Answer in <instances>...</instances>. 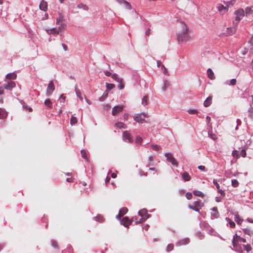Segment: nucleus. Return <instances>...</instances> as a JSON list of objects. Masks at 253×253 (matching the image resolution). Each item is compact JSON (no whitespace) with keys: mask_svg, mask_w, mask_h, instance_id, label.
<instances>
[{"mask_svg":"<svg viewBox=\"0 0 253 253\" xmlns=\"http://www.w3.org/2000/svg\"><path fill=\"white\" fill-rule=\"evenodd\" d=\"M169 86V83L166 80L164 82L163 86L162 87V90L163 91H166L167 88Z\"/></svg>","mask_w":253,"mask_h":253,"instance_id":"obj_37","label":"nucleus"},{"mask_svg":"<svg viewBox=\"0 0 253 253\" xmlns=\"http://www.w3.org/2000/svg\"><path fill=\"white\" fill-rule=\"evenodd\" d=\"M198 169L202 171H205L206 167L204 166H198Z\"/></svg>","mask_w":253,"mask_h":253,"instance_id":"obj_64","label":"nucleus"},{"mask_svg":"<svg viewBox=\"0 0 253 253\" xmlns=\"http://www.w3.org/2000/svg\"><path fill=\"white\" fill-rule=\"evenodd\" d=\"M217 8L220 13L222 15L224 14L228 10V7L227 6H225L220 3L217 5Z\"/></svg>","mask_w":253,"mask_h":253,"instance_id":"obj_8","label":"nucleus"},{"mask_svg":"<svg viewBox=\"0 0 253 253\" xmlns=\"http://www.w3.org/2000/svg\"><path fill=\"white\" fill-rule=\"evenodd\" d=\"M124 6L127 9H131V6L129 2H128L127 1H125V2L123 3Z\"/></svg>","mask_w":253,"mask_h":253,"instance_id":"obj_46","label":"nucleus"},{"mask_svg":"<svg viewBox=\"0 0 253 253\" xmlns=\"http://www.w3.org/2000/svg\"><path fill=\"white\" fill-rule=\"evenodd\" d=\"M134 120L139 123H143L145 121L144 118H142L141 115L138 114L137 116L134 117Z\"/></svg>","mask_w":253,"mask_h":253,"instance_id":"obj_17","label":"nucleus"},{"mask_svg":"<svg viewBox=\"0 0 253 253\" xmlns=\"http://www.w3.org/2000/svg\"><path fill=\"white\" fill-rule=\"evenodd\" d=\"M244 233L247 235H248L250 236L253 235V230L251 228H246L242 229Z\"/></svg>","mask_w":253,"mask_h":253,"instance_id":"obj_15","label":"nucleus"},{"mask_svg":"<svg viewBox=\"0 0 253 253\" xmlns=\"http://www.w3.org/2000/svg\"><path fill=\"white\" fill-rule=\"evenodd\" d=\"M16 77H17L16 75L15 74H14V73H9L8 74H7V75H6V79H9L10 81H11V80L16 79Z\"/></svg>","mask_w":253,"mask_h":253,"instance_id":"obj_33","label":"nucleus"},{"mask_svg":"<svg viewBox=\"0 0 253 253\" xmlns=\"http://www.w3.org/2000/svg\"><path fill=\"white\" fill-rule=\"evenodd\" d=\"M106 88L108 91H109L115 87V85L113 84L106 83Z\"/></svg>","mask_w":253,"mask_h":253,"instance_id":"obj_39","label":"nucleus"},{"mask_svg":"<svg viewBox=\"0 0 253 253\" xmlns=\"http://www.w3.org/2000/svg\"><path fill=\"white\" fill-rule=\"evenodd\" d=\"M123 137L125 141L129 143H132L133 141L131 135L127 131H125L123 132Z\"/></svg>","mask_w":253,"mask_h":253,"instance_id":"obj_6","label":"nucleus"},{"mask_svg":"<svg viewBox=\"0 0 253 253\" xmlns=\"http://www.w3.org/2000/svg\"><path fill=\"white\" fill-rule=\"evenodd\" d=\"M240 153V156H241L242 157H245L246 156V150L245 149H242L241 150V151H240V152H239Z\"/></svg>","mask_w":253,"mask_h":253,"instance_id":"obj_57","label":"nucleus"},{"mask_svg":"<svg viewBox=\"0 0 253 253\" xmlns=\"http://www.w3.org/2000/svg\"><path fill=\"white\" fill-rule=\"evenodd\" d=\"M108 92L107 91H105L102 96L100 97L98 99L99 101L100 102L104 101L105 99L108 97Z\"/></svg>","mask_w":253,"mask_h":253,"instance_id":"obj_31","label":"nucleus"},{"mask_svg":"<svg viewBox=\"0 0 253 253\" xmlns=\"http://www.w3.org/2000/svg\"><path fill=\"white\" fill-rule=\"evenodd\" d=\"M212 97L209 96L204 102V106L205 107H208L211 104Z\"/></svg>","mask_w":253,"mask_h":253,"instance_id":"obj_16","label":"nucleus"},{"mask_svg":"<svg viewBox=\"0 0 253 253\" xmlns=\"http://www.w3.org/2000/svg\"><path fill=\"white\" fill-rule=\"evenodd\" d=\"M248 112L249 117L252 119H253V108L252 106H250V108L248 109Z\"/></svg>","mask_w":253,"mask_h":253,"instance_id":"obj_42","label":"nucleus"},{"mask_svg":"<svg viewBox=\"0 0 253 253\" xmlns=\"http://www.w3.org/2000/svg\"><path fill=\"white\" fill-rule=\"evenodd\" d=\"M232 154L234 158H236L237 159L240 157L239 151L238 150H233L232 151Z\"/></svg>","mask_w":253,"mask_h":253,"instance_id":"obj_41","label":"nucleus"},{"mask_svg":"<svg viewBox=\"0 0 253 253\" xmlns=\"http://www.w3.org/2000/svg\"><path fill=\"white\" fill-rule=\"evenodd\" d=\"M111 77L114 80H115V81H116L118 83L122 82V78H120L118 76V75L116 73L112 74L111 76Z\"/></svg>","mask_w":253,"mask_h":253,"instance_id":"obj_27","label":"nucleus"},{"mask_svg":"<svg viewBox=\"0 0 253 253\" xmlns=\"http://www.w3.org/2000/svg\"><path fill=\"white\" fill-rule=\"evenodd\" d=\"M60 26L59 27L58 29H57L58 31H59V33L60 32H61L64 30L65 28V27L66 26V25L65 24H60Z\"/></svg>","mask_w":253,"mask_h":253,"instance_id":"obj_58","label":"nucleus"},{"mask_svg":"<svg viewBox=\"0 0 253 253\" xmlns=\"http://www.w3.org/2000/svg\"><path fill=\"white\" fill-rule=\"evenodd\" d=\"M77 123V119L76 117L72 116L70 120V123L72 125H75Z\"/></svg>","mask_w":253,"mask_h":253,"instance_id":"obj_47","label":"nucleus"},{"mask_svg":"<svg viewBox=\"0 0 253 253\" xmlns=\"http://www.w3.org/2000/svg\"><path fill=\"white\" fill-rule=\"evenodd\" d=\"M51 246L53 248H54L55 249H58V244L56 241H55L54 240H51Z\"/></svg>","mask_w":253,"mask_h":253,"instance_id":"obj_49","label":"nucleus"},{"mask_svg":"<svg viewBox=\"0 0 253 253\" xmlns=\"http://www.w3.org/2000/svg\"><path fill=\"white\" fill-rule=\"evenodd\" d=\"M75 91H76L77 96L81 100H83V97L82 95V93H81V91L77 88V85H75Z\"/></svg>","mask_w":253,"mask_h":253,"instance_id":"obj_26","label":"nucleus"},{"mask_svg":"<svg viewBox=\"0 0 253 253\" xmlns=\"http://www.w3.org/2000/svg\"><path fill=\"white\" fill-rule=\"evenodd\" d=\"M207 74H208V77L211 80H214L215 79L214 73L213 72L211 68H209L207 70Z\"/></svg>","mask_w":253,"mask_h":253,"instance_id":"obj_19","label":"nucleus"},{"mask_svg":"<svg viewBox=\"0 0 253 253\" xmlns=\"http://www.w3.org/2000/svg\"><path fill=\"white\" fill-rule=\"evenodd\" d=\"M7 116V113L5 110L0 108V119H3L6 118Z\"/></svg>","mask_w":253,"mask_h":253,"instance_id":"obj_22","label":"nucleus"},{"mask_svg":"<svg viewBox=\"0 0 253 253\" xmlns=\"http://www.w3.org/2000/svg\"><path fill=\"white\" fill-rule=\"evenodd\" d=\"M123 110V106L116 105L114 106L112 111V114L113 116L117 115L119 113L122 112Z\"/></svg>","mask_w":253,"mask_h":253,"instance_id":"obj_7","label":"nucleus"},{"mask_svg":"<svg viewBox=\"0 0 253 253\" xmlns=\"http://www.w3.org/2000/svg\"><path fill=\"white\" fill-rule=\"evenodd\" d=\"M151 147L154 151H157L158 152H161V147L159 145L152 144L151 145Z\"/></svg>","mask_w":253,"mask_h":253,"instance_id":"obj_40","label":"nucleus"},{"mask_svg":"<svg viewBox=\"0 0 253 253\" xmlns=\"http://www.w3.org/2000/svg\"><path fill=\"white\" fill-rule=\"evenodd\" d=\"M238 241H236L235 239V238H233V240H232V245L235 249V250L236 251H239L238 250V248H240V249H241V246L239 245V244L237 242Z\"/></svg>","mask_w":253,"mask_h":253,"instance_id":"obj_20","label":"nucleus"},{"mask_svg":"<svg viewBox=\"0 0 253 253\" xmlns=\"http://www.w3.org/2000/svg\"><path fill=\"white\" fill-rule=\"evenodd\" d=\"M211 216L214 218H217L219 216V213L218 211H215L211 213Z\"/></svg>","mask_w":253,"mask_h":253,"instance_id":"obj_56","label":"nucleus"},{"mask_svg":"<svg viewBox=\"0 0 253 253\" xmlns=\"http://www.w3.org/2000/svg\"><path fill=\"white\" fill-rule=\"evenodd\" d=\"M118 88L119 89H123L125 87V84L124 83L123 79L122 78V82L121 83H118Z\"/></svg>","mask_w":253,"mask_h":253,"instance_id":"obj_50","label":"nucleus"},{"mask_svg":"<svg viewBox=\"0 0 253 253\" xmlns=\"http://www.w3.org/2000/svg\"><path fill=\"white\" fill-rule=\"evenodd\" d=\"M182 177L183 179V180L185 181H190L191 179L190 176L187 172H184L182 173Z\"/></svg>","mask_w":253,"mask_h":253,"instance_id":"obj_24","label":"nucleus"},{"mask_svg":"<svg viewBox=\"0 0 253 253\" xmlns=\"http://www.w3.org/2000/svg\"><path fill=\"white\" fill-rule=\"evenodd\" d=\"M15 83L12 81H9L7 84H3L4 89L9 90H11L13 87L15 86Z\"/></svg>","mask_w":253,"mask_h":253,"instance_id":"obj_9","label":"nucleus"},{"mask_svg":"<svg viewBox=\"0 0 253 253\" xmlns=\"http://www.w3.org/2000/svg\"><path fill=\"white\" fill-rule=\"evenodd\" d=\"M186 197L188 200H190L192 198V194L190 192H187L186 194Z\"/></svg>","mask_w":253,"mask_h":253,"instance_id":"obj_61","label":"nucleus"},{"mask_svg":"<svg viewBox=\"0 0 253 253\" xmlns=\"http://www.w3.org/2000/svg\"><path fill=\"white\" fill-rule=\"evenodd\" d=\"M229 224L230 225V228H234L235 227V223L232 220L229 222Z\"/></svg>","mask_w":253,"mask_h":253,"instance_id":"obj_63","label":"nucleus"},{"mask_svg":"<svg viewBox=\"0 0 253 253\" xmlns=\"http://www.w3.org/2000/svg\"><path fill=\"white\" fill-rule=\"evenodd\" d=\"M188 113L189 114H197L198 113V111L196 109H189L188 110Z\"/></svg>","mask_w":253,"mask_h":253,"instance_id":"obj_55","label":"nucleus"},{"mask_svg":"<svg viewBox=\"0 0 253 253\" xmlns=\"http://www.w3.org/2000/svg\"><path fill=\"white\" fill-rule=\"evenodd\" d=\"M94 218L96 221L100 222H102L104 220L103 217L100 215L96 216Z\"/></svg>","mask_w":253,"mask_h":253,"instance_id":"obj_48","label":"nucleus"},{"mask_svg":"<svg viewBox=\"0 0 253 253\" xmlns=\"http://www.w3.org/2000/svg\"><path fill=\"white\" fill-rule=\"evenodd\" d=\"M147 219H148V216L141 217V218L140 219H139L138 220H137L135 221V224L142 223V222H144L145 220H146Z\"/></svg>","mask_w":253,"mask_h":253,"instance_id":"obj_36","label":"nucleus"},{"mask_svg":"<svg viewBox=\"0 0 253 253\" xmlns=\"http://www.w3.org/2000/svg\"><path fill=\"white\" fill-rule=\"evenodd\" d=\"M173 244H169L167 248V250L168 252L171 251L173 250Z\"/></svg>","mask_w":253,"mask_h":253,"instance_id":"obj_59","label":"nucleus"},{"mask_svg":"<svg viewBox=\"0 0 253 253\" xmlns=\"http://www.w3.org/2000/svg\"><path fill=\"white\" fill-rule=\"evenodd\" d=\"M237 25H234L233 27L227 28L226 31L223 33V35L225 36H228L233 35L236 31V26Z\"/></svg>","mask_w":253,"mask_h":253,"instance_id":"obj_5","label":"nucleus"},{"mask_svg":"<svg viewBox=\"0 0 253 253\" xmlns=\"http://www.w3.org/2000/svg\"><path fill=\"white\" fill-rule=\"evenodd\" d=\"M244 247V249L247 252H249L252 250V247L250 244H247L246 245H243Z\"/></svg>","mask_w":253,"mask_h":253,"instance_id":"obj_51","label":"nucleus"},{"mask_svg":"<svg viewBox=\"0 0 253 253\" xmlns=\"http://www.w3.org/2000/svg\"><path fill=\"white\" fill-rule=\"evenodd\" d=\"M132 223V221L130 220L127 216L123 217L121 221V224L123 225L125 227H128V226Z\"/></svg>","mask_w":253,"mask_h":253,"instance_id":"obj_10","label":"nucleus"},{"mask_svg":"<svg viewBox=\"0 0 253 253\" xmlns=\"http://www.w3.org/2000/svg\"><path fill=\"white\" fill-rule=\"evenodd\" d=\"M189 242V239L188 238H185L184 239L181 240L177 242V244L180 246L186 245Z\"/></svg>","mask_w":253,"mask_h":253,"instance_id":"obj_32","label":"nucleus"},{"mask_svg":"<svg viewBox=\"0 0 253 253\" xmlns=\"http://www.w3.org/2000/svg\"><path fill=\"white\" fill-rule=\"evenodd\" d=\"M181 30L177 33V40L179 43L187 42L191 40V37L190 35V30L187 25L182 22L181 24Z\"/></svg>","mask_w":253,"mask_h":253,"instance_id":"obj_1","label":"nucleus"},{"mask_svg":"<svg viewBox=\"0 0 253 253\" xmlns=\"http://www.w3.org/2000/svg\"><path fill=\"white\" fill-rule=\"evenodd\" d=\"M161 69L163 71V72L164 74H165L166 75H168L167 69H166V68L165 67V66L164 65H162Z\"/></svg>","mask_w":253,"mask_h":253,"instance_id":"obj_60","label":"nucleus"},{"mask_svg":"<svg viewBox=\"0 0 253 253\" xmlns=\"http://www.w3.org/2000/svg\"><path fill=\"white\" fill-rule=\"evenodd\" d=\"M39 8H40V10L43 11H46L47 10V2L45 1L42 0L40 2V4L39 5Z\"/></svg>","mask_w":253,"mask_h":253,"instance_id":"obj_12","label":"nucleus"},{"mask_svg":"<svg viewBox=\"0 0 253 253\" xmlns=\"http://www.w3.org/2000/svg\"><path fill=\"white\" fill-rule=\"evenodd\" d=\"M153 156L152 155H150L148 157V160L149 161V163L147 164V167H149L150 166H153L154 165L151 164V162L153 160Z\"/></svg>","mask_w":253,"mask_h":253,"instance_id":"obj_53","label":"nucleus"},{"mask_svg":"<svg viewBox=\"0 0 253 253\" xmlns=\"http://www.w3.org/2000/svg\"><path fill=\"white\" fill-rule=\"evenodd\" d=\"M188 207L190 209L193 210V211L197 212H199V209L197 208L196 206H194V205H191L189 204L188 205Z\"/></svg>","mask_w":253,"mask_h":253,"instance_id":"obj_45","label":"nucleus"},{"mask_svg":"<svg viewBox=\"0 0 253 253\" xmlns=\"http://www.w3.org/2000/svg\"><path fill=\"white\" fill-rule=\"evenodd\" d=\"M193 204L194 206H196L198 208H199L200 209H201L204 206V204L200 200L194 202Z\"/></svg>","mask_w":253,"mask_h":253,"instance_id":"obj_25","label":"nucleus"},{"mask_svg":"<svg viewBox=\"0 0 253 253\" xmlns=\"http://www.w3.org/2000/svg\"><path fill=\"white\" fill-rule=\"evenodd\" d=\"M64 16L61 13H59V17L56 19V24L60 25L61 24H64L63 21L64 20Z\"/></svg>","mask_w":253,"mask_h":253,"instance_id":"obj_18","label":"nucleus"},{"mask_svg":"<svg viewBox=\"0 0 253 253\" xmlns=\"http://www.w3.org/2000/svg\"><path fill=\"white\" fill-rule=\"evenodd\" d=\"M115 126L119 128H126V125L122 122H118L115 124Z\"/></svg>","mask_w":253,"mask_h":253,"instance_id":"obj_29","label":"nucleus"},{"mask_svg":"<svg viewBox=\"0 0 253 253\" xmlns=\"http://www.w3.org/2000/svg\"><path fill=\"white\" fill-rule=\"evenodd\" d=\"M234 220L235 221L237 224L241 225L243 220L241 219L239 217V215L237 213L235 215Z\"/></svg>","mask_w":253,"mask_h":253,"instance_id":"obj_28","label":"nucleus"},{"mask_svg":"<svg viewBox=\"0 0 253 253\" xmlns=\"http://www.w3.org/2000/svg\"><path fill=\"white\" fill-rule=\"evenodd\" d=\"M148 97L147 96H144L142 99V101H141V103L142 105H143L144 106H146L148 104Z\"/></svg>","mask_w":253,"mask_h":253,"instance_id":"obj_38","label":"nucleus"},{"mask_svg":"<svg viewBox=\"0 0 253 253\" xmlns=\"http://www.w3.org/2000/svg\"><path fill=\"white\" fill-rule=\"evenodd\" d=\"M81 153L82 156L83 158H84L85 159H87V153H86V152L84 150H82L81 151Z\"/></svg>","mask_w":253,"mask_h":253,"instance_id":"obj_52","label":"nucleus"},{"mask_svg":"<svg viewBox=\"0 0 253 253\" xmlns=\"http://www.w3.org/2000/svg\"><path fill=\"white\" fill-rule=\"evenodd\" d=\"M235 2V0H231L229 1H228L226 3V6L228 7L229 5H233Z\"/></svg>","mask_w":253,"mask_h":253,"instance_id":"obj_62","label":"nucleus"},{"mask_svg":"<svg viewBox=\"0 0 253 253\" xmlns=\"http://www.w3.org/2000/svg\"><path fill=\"white\" fill-rule=\"evenodd\" d=\"M44 103L48 109H52V107H53L52 103L49 98H47V99H45Z\"/></svg>","mask_w":253,"mask_h":253,"instance_id":"obj_21","label":"nucleus"},{"mask_svg":"<svg viewBox=\"0 0 253 253\" xmlns=\"http://www.w3.org/2000/svg\"><path fill=\"white\" fill-rule=\"evenodd\" d=\"M213 184L216 186V189H217L218 192L219 193L221 196L222 197H223L225 195V193L224 191L221 190L220 188V185L217 182L216 180L213 179Z\"/></svg>","mask_w":253,"mask_h":253,"instance_id":"obj_11","label":"nucleus"},{"mask_svg":"<svg viewBox=\"0 0 253 253\" xmlns=\"http://www.w3.org/2000/svg\"><path fill=\"white\" fill-rule=\"evenodd\" d=\"M234 14L236 15V17L235 21H233V25H238L239 22L245 15L244 10L243 8H239L235 11Z\"/></svg>","mask_w":253,"mask_h":253,"instance_id":"obj_2","label":"nucleus"},{"mask_svg":"<svg viewBox=\"0 0 253 253\" xmlns=\"http://www.w3.org/2000/svg\"><path fill=\"white\" fill-rule=\"evenodd\" d=\"M77 8L81 9L82 8L84 10L87 11L88 10V7L87 5L84 4L83 3H80L77 5Z\"/></svg>","mask_w":253,"mask_h":253,"instance_id":"obj_30","label":"nucleus"},{"mask_svg":"<svg viewBox=\"0 0 253 253\" xmlns=\"http://www.w3.org/2000/svg\"><path fill=\"white\" fill-rule=\"evenodd\" d=\"M48 34H53V35H57L59 34V31L56 29L55 28H52L51 29L46 30Z\"/></svg>","mask_w":253,"mask_h":253,"instance_id":"obj_23","label":"nucleus"},{"mask_svg":"<svg viewBox=\"0 0 253 253\" xmlns=\"http://www.w3.org/2000/svg\"><path fill=\"white\" fill-rule=\"evenodd\" d=\"M226 84H229L231 85H234L236 84V80L235 79H232L230 81H226L225 83Z\"/></svg>","mask_w":253,"mask_h":253,"instance_id":"obj_35","label":"nucleus"},{"mask_svg":"<svg viewBox=\"0 0 253 253\" xmlns=\"http://www.w3.org/2000/svg\"><path fill=\"white\" fill-rule=\"evenodd\" d=\"M193 193L195 196H199L202 198L204 197V194L200 191L194 190L193 191Z\"/></svg>","mask_w":253,"mask_h":253,"instance_id":"obj_34","label":"nucleus"},{"mask_svg":"<svg viewBox=\"0 0 253 253\" xmlns=\"http://www.w3.org/2000/svg\"><path fill=\"white\" fill-rule=\"evenodd\" d=\"M55 90V86L53 84V82L52 81H50L48 84L46 91V95L47 96H50L53 91Z\"/></svg>","mask_w":253,"mask_h":253,"instance_id":"obj_4","label":"nucleus"},{"mask_svg":"<svg viewBox=\"0 0 253 253\" xmlns=\"http://www.w3.org/2000/svg\"><path fill=\"white\" fill-rule=\"evenodd\" d=\"M165 156L167 157V160L170 163L171 165L176 167H177L178 166V162L176 160V159L172 156L171 153H166L165 154Z\"/></svg>","mask_w":253,"mask_h":253,"instance_id":"obj_3","label":"nucleus"},{"mask_svg":"<svg viewBox=\"0 0 253 253\" xmlns=\"http://www.w3.org/2000/svg\"><path fill=\"white\" fill-rule=\"evenodd\" d=\"M231 184L233 187H237L239 186V182L236 179H232L231 180Z\"/></svg>","mask_w":253,"mask_h":253,"instance_id":"obj_43","label":"nucleus"},{"mask_svg":"<svg viewBox=\"0 0 253 253\" xmlns=\"http://www.w3.org/2000/svg\"><path fill=\"white\" fill-rule=\"evenodd\" d=\"M139 215L141 217L148 216V218L150 216V214L147 213V211L145 209L140 210L138 212Z\"/></svg>","mask_w":253,"mask_h":253,"instance_id":"obj_14","label":"nucleus"},{"mask_svg":"<svg viewBox=\"0 0 253 253\" xmlns=\"http://www.w3.org/2000/svg\"><path fill=\"white\" fill-rule=\"evenodd\" d=\"M127 211L128 210L126 208H123L120 210L119 212L121 215H123L125 214H126L127 212Z\"/></svg>","mask_w":253,"mask_h":253,"instance_id":"obj_44","label":"nucleus"},{"mask_svg":"<svg viewBox=\"0 0 253 253\" xmlns=\"http://www.w3.org/2000/svg\"><path fill=\"white\" fill-rule=\"evenodd\" d=\"M142 141V138L141 136L138 135L136 137L135 142L136 143L140 144Z\"/></svg>","mask_w":253,"mask_h":253,"instance_id":"obj_54","label":"nucleus"},{"mask_svg":"<svg viewBox=\"0 0 253 253\" xmlns=\"http://www.w3.org/2000/svg\"><path fill=\"white\" fill-rule=\"evenodd\" d=\"M244 11L245 15L246 17L250 16V15L253 14V9H252V7L248 6L246 7Z\"/></svg>","mask_w":253,"mask_h":253,"instance_id":"obj_13","label":"nucleus"}]
</instances>
